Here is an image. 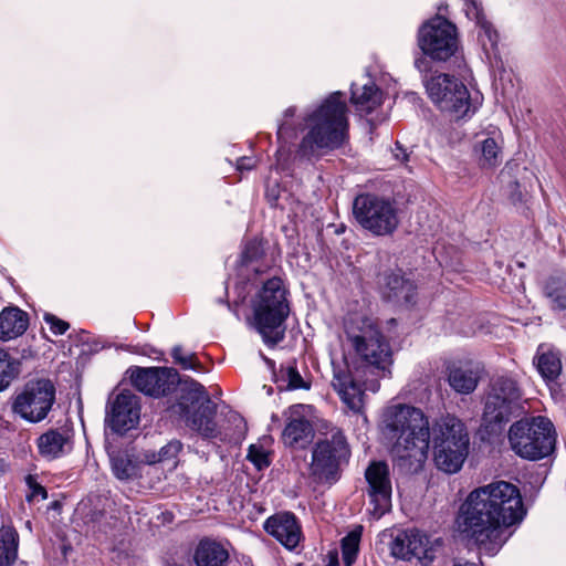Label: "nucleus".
<instances>
[{"mask_svg":"<svg viewBox=\"0 0 566 566\" xmlns=\"http://www.w3.org/2000/svg\"><path fill=\"white\" fill-rule=\"evenodd\" d=\"M423 82L426 92L434 106L452 119L471 118L478 111L467 85L454 75L439 73Z\"/></svg>","mask_w":566,"mask_h":566,"instance_id":"nucleus-11","label":"nucleus"},{"mask_svg":"<svg viewBox=\"0 0 566 566\" xmlns=\"http://www.w3.org/2000/svg\"><path fill=\"white\" fill-rule=\"evenodd\" d=\"M345 332L365 371L368 370L377 377H385L386 373H390L391 347L377 325L368 317H360L352 321Z\"/></svg>","mask_w":566,"mask_h":566,"instance_id":"nucleus-6","label":"nucleus"},{"mask_svg":"<svg viewBox=\"0 0 566 566\" xmlns=\"http://www.w3.org/2000/svg\"><path fill=\"white\" fill-rule=\"evenodd\" d=\"M511 449L526 460H541L555 449L553 423L545 417L523 418L515 421L509 430Z\"/></svg>","mask_w":566,"mask_h":566,"instance_id":"nucleus-10","label":"nucleus"},{"mask_svg":"<svg viewBox=\"0 0 566 566\" xmlns=\"http://www.w3.org/2000/svg\"><path fill=\"white\" fill-rule=\"evenodd\" d=\"M363 535V526L357 525L340 539V549L344 566H353L359 554V544Z\"/></svg>","mask_w":566,"mask_h":566,"instance_id":"nucleus-32","label":"nucleus"},{"mask_svg":"<svg viewBox=\"0 0 566 566\" xmlns=\"http://www.w3.org/2000/svg\"><path fill=\"white\" fill-rule=\"evenodd\" d=\"M256 159L250 156H242L237 159V169L239 171H249L255 168Z\"/></svg>","mask_w":566,"mask_h":566,"instance_id":"nucleus-48","label":"nucleus"},{"mask_svg":"<svg viewBox=\"0 0 566 566\" xmlns=\"http://www.w3.org/2000/svg\"><path fill=\"white\" fill-rule=\"evenodd\" d=\"M29 314L15 305H9L0 312V339H14L25 333L29 327Z\"/></svg>","mask_w":566,"mask_h":566,"instance_id":"nucleus-26","label":"nucleus"},{"mask_svg":"<svg viewBox=\"0 0 566 566\" xmlns=\"http://www.w3.org/2000/svg\"><path fill=\"white\" fill-rule=\"evenodd\" d=\"M358 226L374 237L392 235L400 223L396 201L373 192L358 193L353 201Z\"/></svg>","mask_w":566,"mask_h":566,"instance_id":"nucleus-12","label":"nucleus"},{"mask_svg":"<svg viewBox=\"0 0 566 566\" xmlns=\"http://www.w3.org/2000/svg\"><path fill=\"white\" fill-rule=\"evenodd\" d=\"M72 429L67 426L48 429L35 441L40 457L46 461L64 457L72 449Z\"/></svg>","mask_w":566,"mask_h":566,"instance_id":"nucleus-22","label":"nucleus"},{"mask_svg":"<svg viewBox=\"0 0 566 566\" xmlns=\"http://www.w3.org/2000/svg\"><path fill=\"white\" fill-rule=\"evenodd\" d=\"M518 167V164L516 163H506L504 169L502 170L503 174H509L511 175L512 171H513V168H517Z\"/></svg>","mask_w":566,"mask_h":566,"instance_id":"nucleus-53","label":"nucleus"},{"mask_svg":"<svg viewBox=\"0 0 566 566\" xmlns=\"http://www.w3.org/2000/svg\"><path fill=\"white\" fill-rule=\"evenodd\" d=\"M20 361L0 348V392L6 390L20 374Z\"/></svg>","mask_w":566,"mask_h":566,"instance_id":"nucleus-33","label":"nucleus"},{"mask_svg":"<svg viewBox=\"0 0 566 566\" xmlns=\"http://www.w3.org/2000/svg\"><path fill=\"white\" fill-rule=\"evenodd\" d=\"M297 129L292 120L283 119L277 126V140L287 144L289 139L296 137Z\"/></svg>","mask_w":566,"mask_h":566,"instance_id":"nucleus-43","label":"nucleus"},{"mask_svg":"<svg viewBox=\"0 0 566 566\" xmlns=\"http://www.w3.org/2000/svg\"><path fill=\"white\" fill-rule=\"evenodd\" d=\"M376 290L385 303L407 308L418 302V285L402 268L380 266L375 274Z\"/></svg>","mask_w":566,"mask_h":566,"instance_id":"nucleus-14","label":"nucleus"},{"mask_svg":"<svg viewBox=\"0 0 566 566\" xmlns=\"http://www.w3.org/2000/svg\"><path fill=\"white\" fill-rule=\"evenodd\" d=\"M542 347L538 348L534 357V365L539 375L548 381L556 380L562 371V360L558 352L547 350L541 353Z\"/></svg>","mask_w":566,"mask_h":566,"instance_id":"nucleus-30","label":"nucleus"},{"mask_svg":"<svg viewBox=\"0 0 566 566\" xmlns=\"http://www.w3.org/2000/svg\"><path fill=\"white\" fill-rule=\"evenodd\" d=\"M290 291L280 276L268 279L251 301L253 326L264 344L274 347L285 337L291 313Z\"/></svg>","mask_w":566,"mask_h":566,"instance_id":"nucleus-5","label":"nucleus"},{"mask_svg":"<svg viewBox=\"0 0 566 566\" xmlns=\"http://www.w3.org/2000/svg\"><path fill=\"white\" fill-rule=\"evenodd\" d=\"M230 559L229 551L218 541L201 538L192 554L196 566H227Z\"/></svg>","mask_w":566,"mask_h":566,"instance_id":"nucleus-25","label":"nucleus"},{"mask_svg":"<svg viewBox=\"0 0 566 566\" xmlns=\"http://www.w3.org/2000/svg\"><path fill=\"white\" fill-rule=\"evenodd\" d=\"M295 114H296V107L290 106L284 111L283 119L292 120L293 117L295 116Z\"/></svg>","mask_w":566,"mask_h":566,"instance_id":"nucleus-51","label":"nucleus"},{"mask_svg":"<svg viewBox=\"0 0 566 566\" xmlns=\"http://www.w3.org/2000/svg\"><path fill=\"white\" fill-rule=\"evenodd\" d=\"M277 166L284 170L289 167V163H291V154L290 149L285 145H281L275 153Z\"/></svg>","mask_w":566,"mask_h":566,"instance_id":"nucleus-45","label":"nucleus"},{"mask_svg":"<svg viewBox=\"0 0 566 566\" xmlns=\"http://www.w3.org/2000/svg\"><path fill=\"white\" fill-rule=\"evenodd\" d=\"M324 560L326 562L325 566H340L338 552L336 549L329 551Z\"/></svg>","mask_w":566,"mask_h":566,"instance_id":"nucleus-50","label":"nucleus"},{"mask_svg":"<svg viewBox=\"0 0 566 566\" xmlns=\"http://www.w3.org/2000/svg\"><path fill=\"white\" fill-rule=\"evenodd\" d=\"M140 468L143 464L154 465L157 463H161L160 458L158 455V451L154 450H145L142 454H139Z\"/></svg>","mask_w":566,"mask_h":566,"instance_id":"nucleus-47","label":"nucleus"},{"mask_svg":"<svg viewBox=\"0 0 566 566\" xmlns=\"http://www.w3.org/2000/svg\"><path fill=\"white\" fill-rule=\"evenodd\" d=\"M140 399L130 390H123L113 400H108L105 412V426L118 436H125L139 424Z\"/></svg>","mask_w":566,"mask_h":566,"instance_id":"nucleus-16","label":"nucleus"},{"mask_svg":"<svg viewBox=\"0 0 566 566\" xmlns=\"http://www.w3.org/2000/svg\"><path fill=\"white\" fill-rule=\"evenodd\" d=\"M510 195L509 199L513 205L524 202V195L521 190V185L517 179H514L510 182Z\"/></svg>","mask_w":566,"mask_h":566,"instance_id":"nucleus-44","label":"nucleus"},{"mask_svg":"<svg viewBox=\"0 0 566 566\" xmlns=\"http://www.w3.org/2000/svg\"><path fill=\"white\" fill-rule=\"evenodd\" d=\"M417 45L423 56L415 60L416 69L421 73L430 71V62H448L455 56L460 46L457 25L447 17L434 14L423 21L417 31Z\"/></svg>","mask_w":566,"mask_h":566,"instance_id":"nucleus-7","label":"nucleus"},{"mask_svg":"<svg viewBox=\"0 0 566 566\" xmlns=\"http://www.w3.org/2000/svg\"><path fill=\"white\" fill-rule=\"evenodd\" d=\"M264 531L282 546L293 551L303 539L302 525L291 511H281L269 516L263 523Z\"/></svg>","mask_w":566,"mask_h":566,"instance_id":"nucleus-20","label":"nucleus"},{"mask_svg":"<svg viewBox=\"0 0 566 566\" xmlns=\"http://www.w3.org/2000/svg\"><path fill=\"white\" fill-rule=\"evenodd\" d=\"M43 319L50 326V331L54 335H63L70 328V324L66 321L61 319L52 313H44Z\"/></svg>","mask_w":566,"mask_h":566,"instance_id":"nucleus-41","label":"nucleus"},{"mask_svg":"<svg viewBox=\"0 0 566 566\" xmlns=\"http://www.w3.org/2000/svg\"><path fill=\"white\" fill-rule=\"evenodd\" d=\"M269 241L263 237L247 239L238 259L241 268L251 270L254 274H263L274 265V259L269 258L266 249Z\"/></svg>","mask_w":566,"mask_h":566,"instance_id":"nucleus-23","label":"nucleus"},{"mask_svg":"<svg viewBox=\"0 0 566 566\" xmlns=\"http://www.w3.org/2000/svg\"><path fill=\"white\" fill-rule=\"evenodd\" d=\"M350 457L352 448L344 430L333 428L312 447L310 476L316 484L333 485L340 480Z\"/></svg>","mask_w":566,"mask_h":566,"instance_id":"nucleus-8","label":"nucleus"},{"mask_svg":"<svg viewBox=\"0 0 566 566\" xmlns=\"http://www.w3.org/2000/svg\"><path fill=\"white\" fill-rule=\"evenodd\" d=\"M390 555L396 559L410 562L418 559L423 566H429L436 559V549L429 537L420 531L401 530L391 536Z\"/></svg>","mask_w":566,"mask_h":566,"instance_id":"nucleus-18","label":"nucleus"},{"mask_svg":"<svg viewBox=\"0 0 566 566\" xmlns=\"http://www.w3.org/2000/svg\"><path fill=\"white\" fill-rule=\"evenodd\" d=\"M172 360L175 364L179 365L184 370H193L197 373H206L205 366L198 359L196 353H190L189 355L182 354L181 345H175L170 353Z\"/></svg>","mask_w":566,"mask_h":566,"instance_id":"nucleus-36","label":"nucleus"},{"mask_svg":"<svg viewBox=\"0 0 566 566\" xmlns=\"http://www.w3.org/2000/svg\"><path fill=\"white\" fill-rule=\"evenodd\" d=\"M111 468L119 481H130L142 478L139 454L134 448L114 449L108 451Z\"/></svg>","mask_w":566,"mask_h":566,"instance_id":"nucleus-24","label":"nucleus"},{"mask_svg":"<svg viewBox=\"0 0 566 566\" xmlns=\"http://www.w3.org/2000/svg\"><path fill=\"white\" fill-rule=\"evenodd\" d=\"M54 402V384L46 378L31 379L15 396L12 411L31 423H38L46 418Z\"/></svg>","mask_w":566,"mask_h":566,"instance_id":"nucleus-13","label":"nucleus"},{"mask_svg":"<svg viewBox=\"0 0 566 566\" xmlns=\"http://www.w3.org/2000/svg\"><path fill=\"white\" fill-rule=\"evenodd\" d=\"M247 460L251 462L259 471H262L271 465L270 454L261 444H251L249 447Z\"/></svg>","mask_w":566,"mask_h":566,"instance_id":"nucleus-38","label":"nucleus"},{"mask_svg":"<svg viewBox=\"0 0 566 566\" xmlns=\"http://www.w3.org/2000/svg\"><path fill=\"white\" fill-rule=\"evenodd\" d=\"M24 482L29 489V492L25 495L27 502L31 503L34 500H46L48 491L38 481L36 474H28L24 478Z\"/></svg>","mask_w":566,"mask_h":566,"instance_id":"nucleus-39","label":"nucleus"},{"mask_svg":"<svg viewBox=\"0 0 566 566\" xmlns=\"http://www.w3.org/2000/svg\"><path fill=\"white\" fill-rule=\"evenodd\" d=\"M128 371L133 387L155 399L171 396L182 377L176 368L167 366H135Z\"/></svg>","mask_w":566,"mask_h":566,"instance_id":"nucleus-15","label":"nucleus"},{"mask_svg":"<svg viewBox=\"0 0 566 566\" xmlns=\"http://www.w3.org/2000/svg\"><path fill=\"white\" fill-rule=\"evenodd\" d=\"M378 387H379V382H378V380H376L374 386L370 389L376 390Z\"/></svg>","mask_w":566,"mask_h":566,"instance_id":"nucleus-56","label":"nucleus"},{"mask_svg":"<svg viewBox=\"0 0 566 566\" xmlns=\"http://www.w3.org/2000/svg\"><path fill=\"white\" fill-rule=\"evenodd\" d=\"M443 366L446 379L454 392L470 395L476 389L481 370L471 360L450 359Z\"/></svg>","mask_w":566,"mask_h":566,"instance_id":"nucleus-21","label":"nucleus"},{"mask_svg":"<svg viewBox=\"0 0 566 566\" xmlns=\"http://www.w3.org/2000/svg\"><path fill=\"white\" fill-rule=\"evenodd\" d=\"M525 515L520 489L511 482L495 481L469 493L459 507L455 523L464 538L493 556L507 542L509 528L520 524Z\"/></svg>","mask_w":566,"mask_h":566,"instance_id":"nucleus-2","label":"nucleus"},{"mask_svg":"<svg viewBox=\"0 0 566 566\" xmlns=\"http://www.w3.org/2000/svg\"><path fill=\"white\" fill-rule=\"evenodd\" d=\"M480 151L481 156L479 158V165L481 168L489 169L500 165L502 160V150L493 137H488L481 142Z\"/></svg>","mask_w":566,"mask_h":566,"instance_id":"nucleus-34","label":"nucleus"},{"mask_svg":"<svg viewBox=\"0 0 566 566\" xmlns=\"http://www.w3.org/2000/svg\"><path fill=\"white\" fill-rule=\"evenodd\" d=\"M20 536L13 525L0 528V566H12L18 559Z\"/></svg>","mask_w":566,"mask_h":566,"instance_id":"nucleus-29","label":"nucleus"},{"mask_svg":"<svg viewBox=\"0 0 566 566\" xmlns=\"http://www.w3.org/2000/svg\"><path fill=\"white\" fill-rule=\"evenodd\" d=\"M367 482V495L373 506L371 514L380 518L391 507L392 485L390 479V469L386 461H370L365 473Z\"/></svg>","mask_w":566,"mask_h":566,"instance_id":"nucleus-17","label":"nucleus"},{"mask_svg":"<svg viewBox=\"0 0 566 566\" xmlns=\"http://www.w3.org/2000/svg\"><path fill=\"white\" fill-rule=\"evenodd\" d=\"M349 101L358 111L370 114L381 104V91L375 83L370 82L365 84L359 93L356 84L353 83Z\"/></svg>","mask_w":566,"mask_h":566,"instance_id":"nucleus-28","label":"nucleus"},{"mask_svg":"<svg viewBox=\"0 0 566 566\" xmlns=\"http://www.w3.org/2000/svg\"><path fill=\"white\" fill-rule=\"evenodd\" d=\"M156 359L161 360V361H166V359L164 357H160V358L156 357Z\"/></svg>","mask_w":566,"mask_h":566,"instance_id":"nucleus-57","label":"nucleus"},{"mask_svg":"<svg viewBox=\"0 0 566 566\" xmlns=\"http://www.w3.org/2000/svg\"><path fill=\"white\" fill-rule=\"evenodd\" d=\"M392 154L394 157L401 164H406L409 160L410 154L407 151V148L399 140L395 143Z\"/></svg>","mask_w":566,"mask_h":566,"instance_id":"nucleus-49","label":"nucleus"},{"mask_svg":"<svg viewBox=\"0 0 566 566\" xmlns=\"http://www.w3.org/2000/svg\"><path fill=\"white\" fill-rule=\"evenodd\" d=\"M476 25L481 29V32L479 33V40L481 41L483 49L485 51L495 52L497 50L500 39L496 29L486 18L482 19V21L476 23Z\"/></svg>","mask_w":566,"mask_h":566,"instance_id":"nucleus-37","label":"nucleus"},{"mask_svg":"<svg viewBox=\"0 0 566 566\" xmlns=\"http://www.w3.org/2000/svg\"><path fill=\"white\" fill-rule=\"evenodd\" d=\"M175 400L168 406V411L177 416L185 426L203 440H214L221 436L216 420L217 403H214L206 387L190 376H182Z\"/></svg>","mask_w":566,"mask_h":566,"instance_id":"nucleus-4","label":"nucleus"},{"mask_svg":"<svg viewBox=\"0 0 566 566\" xmlns=\"http://www.w3.org/2000/svg\"><path fill=\"white\" fill-rule=\"evenodd\" d=\"M521 388L510 376H499L490 385L485 397L482 421L484 430L492 436L500 434L512 418L520 415L522 407Z\"/></svg>","mask_w":566,"mask_h":566,"instance_id":"nucleus-9","label":"nucleus"},{"mask_svg":"<svg viewBox=\"0 0 566 566\" xmlns=\"http://www.w3.org/2000/svg\"><path fill=\"white\" fill-rule=\"evenodd\" d=\"M464 12L470 20H474L475 23L485 19L482 3L478 0H464Z\"/></svg>","mask_w":566,"mask_h":566,"instance_id":"nucleus-42","label":"nucleus"},{"mask_svg":"<svg viewBox=\"0 0 566 566\" xmlns=\"http://www.w3.org/2000/svg\"><path fill=\"white\" fill-rule=\"evenodd\" d=\"M182 450V443L179 440H171L158 451L161 462H168L177 459Z\"/></svg>","mask_w":566,"mask_h":566,"instance_id":"nucleus-40","label":"nucleus"},{"mask_svg":"<svg viewBox=\"0 0 566 566\" xmlns=\"http://www.w3.org/2000/svg\"><path fill=\"white\" fill-rule=\"evenodd\" d=\"M333 389L338 394L343 403L354 413L365 411V384L355 378L349 366H333Z\"/></svg>","mask_w":566,"mask_h":566,"instance_id":"nucleus-19","label":"nucleus"},{"mask_svg":"<svg viewBox=\"0 0 566 566\" xmlns=\"http://www.w3.org/2000/svg\"><path fill=\"white\" fill-rule=\"evenodd\" d=\"M437 10H438V11H437V13H436V14H441V15L446 17V15H444V13H447V12H448V3H447V2H441V3L438 6Z\"/></svg>","mask_w":566,"mask_h":566,"instance_id":"nucleus-54","label":"nucleus"},{"mask_svg":"<svg viewBox=\"0 0 566 566\" xmlns=\"http://www.w3.org/2000/svg\"><path fill=\"white\" fill-rule=\"evenodd\" d=\"M280 377L287 382L286 388L289 390H308L311 388V382L305 381L301 376L295 359L287 361L286 365H281Z\"/></svg>","mask_w":566,"mask_h":566,"instance_id":"nucleus-35","label":"nucleus"},{"mask_svg":"<svg viewBox=\"0 0 566 566\" xmlns=\"http://www.w3.org/2000/svg\"><path fill=\"white\" fill-rule=\"evenodd\" d=\"M543 291L555 308L566 310V273L549 275Z\"/></svg>","mask_w":566,"mask_h":566,"instance_id":"nucleus-31","label":"nucleus"},{"mask_svg":"<svg viewBox=\"0 0 566 566\" xmlns=\"http://www.w3.org/2000/svg\"><path fill=\"white\" fill-rule=\"evenodd\" d=\"M344 97L343 92L335 91L304 117L308 130L298 144L300 157L310 159L316 150L333 151L348 142V108Z\"/></svg>","mask_w":566,"mask_h":566,"instance_id":"nucleus-3","label":"nucleus"},{"mask_svg":"<svg viewBox=\"0 0 566 566\" xmlns=\"http://www.w3.org/2000/svg\"><path fill=\"white\" fill-rule=\"evenodd\" d=\"M455 566H476L474 563H464V564H458Z\"/></svg>","mask_w":566,"mask_h":566,"instance_id":"nucleus-55","label":"nucleus"},{"mask_svg":"<svg viewBox=\"0 0 566 566\" xmlns=\"http://www.w3.org/2000/svg\"><path fill=\"white\" fill-rule=\"evenodd\" d=\"M264 197H265L268 203L272 208H276L279 206V199H280V188H279V185L275 184L273 186H268L266 189H265Z\"/></svg>","mask_w":566,"mask_h":566,"instance_id":"nucleus-46","label":"nucleus"},{"mask_svg":"<svg viewBox=\"0 0 566 566\" xmlns=\"http://www.w3.org/2000/svg\"><path fill=\"white\" fill-rule=\"evenodd\" d=\"M140 354L148 355V356H150L151 354H160L161 356L164 355L161 352H159L156 348L148 346V345L144 347V349L140 352Z\"/></svg>","mask_w":566,"mask_h":566,"instance_id":"nucleus-52","label":"nucleus"},{"mask_svg":"<svg viewBox=\"0 0 566 566\" xmlns=\"http://www.w3.org/2000/svg\"><path fill=\"white\" fill-rule=\"evenodd\" d=\"M314 429L304 416L290 418L282 432L283 443L292 449H304L312 440Z\"/></svg>","mask_w":566,"mask_h":566,"instance_id":"nucleus-27","label":"nucleus"},{"mask_svg":"<svg viewBox=\"0 0 566 566\" xmlns=\"http://www.w3.org/2000/svg\"><path fill=\"white\" fill-rule=\"evenodd\" d=\"M385 431L396 442L392 453L400 460L422 463L431 447L436 467L457 473L469 454L470 437L465 423L453 415L442 416L431 424L419 408L397 405L385 413Z\"/></svg>","mask_w":566,"mask_h":566,"instance_id":"nucleus-1","label":"nucleus"}]
</instances>
